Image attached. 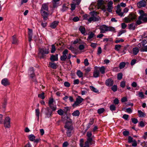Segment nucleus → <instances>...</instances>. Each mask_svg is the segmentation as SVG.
I'll return each instance as SVG.
<instances>
[{
	"label": "nucleus",
	"mask_w": 147,
	"mask_h": 147,
	"mask_svg": "<svg viewBox=\"0 0 147 147\" xmlns=\"http://www.w3.org/2000/svg\"><path fill=\"white\" fill-rule=\"evenodd\" d=\"M64 127L66 129V134L67 136L70 137L71 136V133L74 129L72 120L69 119V120H67Z\"/></svg>",
	"instance_id": "1"
},
{
	"label": "nucleus",
	"mask_w": 147,
	"mask_h": 147,
	"mask_svg": "<svg viewBox=\"0 0 147 147\" xmlns=\"http://www.w3.org/2000/svg\"><path fill=\"white\" fill-rule=\"evenodd\" d=\"M48 11V7L47 4L44 3L42 4L40 10V13L45 20H47L48 18V13L47 12Z\"/></svg>",
	"instance_id": "2"
},
{
	"label": "nucleus",
	"mask_w": 147,
	"mask_h": 147,
	"mask_svg": "<svg viewBox=\"0 0 147 147\" xmlns=\"http://www.w3.org/2000/svg\"><path fill=\"white\" fill-rule=\"evenodd\" d=\"M100 30V33H104L105 32L108 31H114L115 29L112 26H108L105 25L101 26L99 28Z\"/></svg>",
	"instance_id": "3"
},
{
	"label": "nucleus",
	"mask_w": 147,
	"mask_h": 147,
	"mask_svg": "<svg viewBox=\"0 0 147 147\" xmlns=\"http://www.w3.org/2000/svg\"><path fill=\"white\" fill-rule=\"evenodd\" d=\"M39 53L41 54L40 58H44L45 56V54H47L49 53L48 48H42L39 49Z\"/></svg>",
	"instance_id": "4"
},
{
	"label": "nucleus",
	"mask_w": 147,
	"mask_h": 147,
	"mask_svg": "<svg viewBox=\"0 0 147 147\" xmlns=\"http://www.w3.org/2000/svg\"><path fill=\"white\" fill-rule=\"evenodd\" d=\"M84 100V99L81 98L80 96H78L76 98V100L74 103L73 104L72 106L73 107L79 105Z\"/></svg>",
	"instance_id": "5"
},
{
	"label": "nucleus",
	"mask_w": 147,
	"mask_h": 147,
	"mask_svg": "<svg viewBox=\"0 0 147 147\" xmlns=\"http://www.w3.org/2000/svg\"><path fill=\"white\" fill-rule=\"evenodd\" d=\"M4 127L6 128H9L10 126V119L9 117H6L4 120Z\"/></svg>",
	"instance_id": "6"
},
{
	"label": "nucleus",
	"mask_w": 147,
	"mask_h": 147,
	"mask_svg": "<svg viewBox=\"0 0 147 147\" xmlns=\"http://www.w3.org/2000/svg\"><path fill=\"white\" fill-rule=\"evenodd\" d=\"M68 50L65 49L62 53L63 55L60 57V59L62 61H65L67 59V54Z\"/></svg>",
	"instance_id": "7"
},
{
	"label": "nucleus",
	"mask_w": 147,
	"mask_h": 147,
	"mask_svg": "<svg viewBox=\"0 0 147 147\" xmlns=\"http://www.w3.org/2000/svg\"><path fill=\"white\" fill-rule=\"evenodd\" d=\"M45 109V114L46 117L49 118L51 117L52 115V112L49 108L47 107Z\"/></svg>",
	"instance_id": "8"
},
{
	"label": "nucleus",
	"mask_w": 147,
	"mask_h": 147,
	"mask_svg": "<svg viewBox=\"0 0 147 147\" xmlns=\"http://www.w3.org/2000/svg\"><path fill=\"white\" fill-rule=\"evenodd\" d=\"M113 2L112 1H109L107 4V10L108 12H112V9Z\"/></svg>",
	"instance_id": "9"
},
{
	"label": "nucleus",
	"mask_w": 147,
	"mask_h": 147,
	"mask_svg": "<svg viewBox=\"0 0 147 147\" xmlns=\"http://www.w3.org/2000/svg\"><path fill=\"white\" fill-rule=\"evenodd\" d=\"M146 5V2L144 0L140 1L137 3L138 7L140 8L142 7H144Z\"/></svg>",
	"instance_id": "10"
},
{
	"label": "nucleus",
	"mask_w": 147,
	"mask_h": 147,
	"mask_svg": "<svg viewBox=\"0 0 147 147\" xmlns=\"http://www.w3.org/2000/svg\"><path fill=\"white\" fill-rule=\"evenodd\" d=\"M114 84L113 80L111 78L107 79L105 81V84L107 86H111Z\"/></svg>",
	"instance_id": "11"
},
{
	"label": "nucleus",
	"mask_w": 147,
	"mask_h": 147,
	"mask_svg": "<svg viewBox=\"0 0 147 147\" xmlns=\"http://www.w3.org/2000/svg\"><path fill=\"white\" fill-rule=\"evenodd\" d=\"M121 11V9L120 7V5H118L117 6V10L116 12L119 16L122 17L123 15V13Z\"/></svg>",
	"instance_id": "12"
},
{
	"label": "nucleus",
	"mask_w": 147,
	"mask_h": 147,
	"mask_svg": "<svg viewBox=\"0 0 147 147\" xmlns=\"http://www.w3.org/2000/svg\"><path fill=\"white\" fill-rule=\"evenodd\" d=\"M1 83L2 85L5 86L9 85L10 84L9 80L6 78L3 79L1 81Z\"/></svg>",
	"instance_id": "13"
},
{
	"label": "nucleus",
	"mask_w": 147,
	"mask_h": 147,
	"mask_svg": "<svg viewBox=\"0 0 147 147\" xmlns=\"http://www.w3.org/2000/svg\"><path fill=\"white\" fill-rule=\"evenodd\" d=\"M58 55L57 54L55 55H52L51 56L50 59L52 61H57L58 60Z\"/></svg>",
	"instance_id": "14"
},
{
	"label": "nucleus",
	"mask_w": 147,
	"mask_h": 147,
	"mask_svg": "<svg viewBox=\"0 0 147 147\" xmlns=\"http://www.w3.org/2000/svg\"><path fill=\"white\" fill-rule=\"evenodd\" d=\"M96 35L95 34L93 33L92 32H89V36L87 38V40H90V41L91 40H90L92 38H95Z\"/></svg>",
	"instance_id": "15"
},
{
	"label": "nucleus",
	"mask_w": 147,
	"mask_h": 147,
	"mask_svg": "<svg viewBox=\"0 0 147 147\" xmlns=\"http://www.w3.org/2000/svg\"><path fill=\"white\" fill-rule=\"evenodd\" d=\"M59 22L57 21H55L51 24L50 27L52 28H55L58 24Z\"/></svg>",
	"instance_id": "16"
},
{
	"label": "nucleus",
	"mask_w": 147,
	"mask_h": 147,
	"mask_svg": "<svg viewBox=\"0 0 147 147\" xmlns=\"http://www.w3.org/2000/svg\"><path fill=\"white\" fill-rule=\"evenodd\" d=\"M129 16L131 21H133L136 19V16L134 13H131L129 14Z\"/></svg>",
	"instance_id": "17"
},
{
	"label": "nucleus",
	"mask_w": 147,
	"mask_h": 147,
	"mask_svg": "<svg viewBox=\"0 0 147 147\" xmlns=\"http://www.w3.org/2000/svg\"><path fill=\"white\" fill-rule=\"evenodd\" d=\"M99 74V71L98 70L95 69V70L93 72V76L95 78L98 77Z\"/></svg>",
	"instance_id": "18"
},
{
	"label": "nucleus",
	"mask_w": 147,
	"mask_h": 147,
	"mask_svg": "<svg viewBox=\"0 0 147 147\" xmlns=\"http://www.w3.org/2000/svg\"><path fill=\"white\" fill-rule=\"evenodd\" d=\"M93 21L94 22H95L96 21H98L99 20V19H100V18L99 17H96L94 16V15H96L97 13L96 12H94V11L93 12Z\"/></svg>",
	"instance_id": "19"
},
{
	"label": "nucleus",
	"mask_w": 147,
	"mask_h": 147,
	"mask_svg": "<svg viewBox=\"0 0 147 147\" xmlns=\"http://www.w3.org/2000/svg\"><path fill=\"white\" fill-rule=\"evenodd\" d=\"M49 65L51 68L53 69H55L57 68V65L56 64L50 62L49 63Z\"/></svg>",
	"instance_id": "20"
},
{
	"label": "nucleus",
	"mask_w": 147,
	"mask_h": 147,
	"mask_svg": "<svg viewBox=\"0 0 147 147\" xmlns=\"http://www.w3.org/2000/svg\"><path fill=\"white\" fill-rule=\"evenodd\" d=\"M139 51V49L137 47L133 48V52L134 54L135 55H136L138 53Z\"/></svg>",
	"instance_id": "21"
},
{
	"label": "nucleus",
	"mask_w": 147,
	"mask_h": 147,
	"mask_svg": "<svg viewBox=\"0 0 147 147\" xmlns=\"http://www.w3.org/2000/svg\"><path fill=\"white\" fill-rule=\"evenodd\" d=\"M13 41L12 43L13 44H16L18 43V41L16 38V35H14L12 36Z\"/></svg>",
	"instance_id": "22"
},
{
	"label": "nucleus",
	"mask_w": 147,
	"mask_h": 147,
	"mask_svg": "<svg viewBox=\"0 0 147 147\" xmlns=\"http://www.w3.org/2000/svg\"><path fill=\"white\" fill-rule=\"evenodd\" d=\"M128 28L129 29H132L133 30H135L136 28L135 26L133 23H131L128 25Z\"/></svg>",
	"instance_id": "23"
},
{
	"label": "nucleus",
	"mask_w": 147,
	"mask_h": 147,
	"mask_svg": "<svg viewBox=\"0 0 147 147\" xmlns=\"http://www.w3.org/2000/svg\"><path fill=\"white\" fill-rule=\"evenodd\" d=\"M80 114V113L79 110H76L74 111L72 113V115L74 116H78Z\"/></svg>",
	"instance_id": "24"
},
{
	"label": "nucleus",
	"mask_w": 147,
	"mask_h": 147,
	"mask_svg": "<svg viewBox=\"0 0 147 147\" xmlns=\"http://www.w3.org/2000/svg\"><path fill=\"white\" fill-rule=\"evenodd\" d=\"M138 116L140 117H144L145 116V114L143 113L141 110H138Z\"/></svg>",
	"instance_id": "25"
},
{
	"label": "nucleus",
	"mask_w": 147,
	"mask_h": 147,
	"mask_svg": "<svg viewBox=\"0 0 147 147\" xmlns=\"http://www.w3.org/2000/svg\"><path fill=\"white\" fill-rule=\"evenodd\" d=\"M79 30L82 34H84L85 33L86 30L84 27L81 26L79 28Z\"/></svg>",
	"instance_id": "26"
},
{
	"label": "nucleus",
	"mask_w": 147,
	"mask_h": 147,
	"mask_svg": "<svg viewBox=\"0 0 147 147\" xmlns=\"http://www.w3.org/2000/svg\"><path fill=\"white\" fill-rule=\"evenodd\" d=\"M49 108L52 110V112L55 111L57 109V107L56 105H54L53 104L49 105Z\"/></svg>",
	"instance_id": "27"
},
{
	"label": "nucleus",
	"mask_w": 147,
	"mask_h": 147,
	"mask_svg": "<svg viewBox=\"0 0 147 147\" xmlns=\"http://www.w3.org/2000/svg\"><path fill=\"white\" fill-rule=\"evenodd\" d=\"M76 74H77V75L79 78H81L82 77H83V73L80 70H78L77 71V72H76Z\"/></svg>",
	"instance_id": "28"
},
{
	"label": "nucleus",
	"mask_w": 147,
	"mask_h": 147,
	"mask_svg": "<svg viewBox=\"0 0 147 147\" xmlns=\"http://www.w3.org/2000/svg\"><path fill=\"white\" fill-rule=\"evenodd\" d=\"M90 88L91 90L92 91L94 92L95 93H98V90L96 88H95L94 87L92 86H90Z\"/></svg>",
	"instance_id": "29"
},
{
	"label": "nucleus",
	"mask_w": 147,
	"mask_h": 147,
	"mask_svg": "<svg viewBox=\"0 0 147 147\" xmlns=\"http://www.w3.org/2000/svg\"><path fill=\"white\" fill-rule=\"evenodd\" d=\"M29 138L30 141H33L35 140V136L33 134H31L29 135Z\"/></svg>",
	"instance_id": "30"
},
{
	"label": "nucleus",
	"mask_w": 147,
	"mask_h": 147,
	"mask_svg": "<svg viewBox=\"0 0 147 147\" xmlns=\"http://www.w3.org/2000/svg\"><path fill=\"white\" fill-rule=\"evenodd\" d=\"M103 4V0H98L97 5L99 7H100Z\"/></svg>",
	"instance_id": "31"
},
{
	"label": "nucleus",
	"mask_w": 147,
	"mask_h": 147,
	"mask_svg": "<svg viewBox=\"0 0 147 147\" xmlns=\"http://www.w3.org/2000/svg\"><path fill=\"white\" fill-rule=\"evenodd\" d=\"M70 109V108L69 107H65L63 110L64 113L65 114H67L68 113V111H69Z\"/></svg>",
	"instance_id": "32"
},
{
	"label": "nucleus",
	"mask_w": 147,
	"mask_h": 147,
	"mask_svg": "<svg viewBox=\"0 0 147 147\" xmlns=\"http://www.w3.org/2000/svg\"><path fill=\"white\" fill-rule=\"evenodd\" d=\"M125 62H121L119 65V67L120 69L123 68L125 66Z\"/></svg>",
	"instance_id": "33"
},
{
	"label": "nucleus",
	"mask_w": 147,
	"mask_h": 147,
	"mask_svg": "<svg viewBox=\"0 0 147 147\" xmlns=\"http://www.w3.org/2000/svg\"><path fill=\"white\" fill-rule=\"evenodd\" d=\"M124 20L125 22L126 23H129L131 21L129 16H128V17H125V18Z\"/></svg>",
	"instance_id": "34"
},
{
	"label": "nucleus",
	"mask_w": 147,
	"mask_h": 147,
	"mask_svg": "<svg viewBox=\"0 0 147 147\" xmlns=\"http://www.w3.org/2000/svg\"><path fill=\"white\" fill-rule=\"evenodd\" d=\"M99 70L102 74H104L105 73V67L104 66H102L100 67Z\"/></svg>",
	"instance_id": "35"
},
{
	"label": "nucleus",
	"mask_w": 147,
	"mask_h": 147,
	"mask_svg": "<svg viewBox=\"0 0 147 147\" xmlns=\"http://www.w3.org/2000/svg\"><path fill=\"white\" fill-rule=\"evenodd\" d=\"M36 115L38 118V120L39 118V114L40 113L39 110L38 109H36L35 110Z\"/></svg>",
	"instance_id": "36"
},
{
	"label": "nucleus",
	"mask_w": 147,
	"mask_h": 147,
	"mask_svg": "<svg viewBox=\"0 0 147 147\" xmlns=\"http://www.w3.org/2000/svg\"><path fill=\"white\" fill-rule=\"evenodd\" d=\"M45 93L44 92H42L41 93L39 94L38 95V97L41 98L42 99H43L45 98L44 96Z\"/></svg>",
	"instance_id": "37"
},
{
	"label": "nucleus",
	"mask_w": 147,
	"mask_h": 147,
	"mask_svg": "<svg viewBox=\"0 0 147 147\" xmlns=\"http://www.w3.org/2000/svg\"><path fill=\"white\" fill-rule=\"evenodd\" d=\"M56 51V48L54 45H52L51 46V53H53L55 52Z\"/></svg>",
	"instance_id": "38"
},
{
	"label": "nucleus",
	"mask_w": 147,
	"mask_h": 147,
	"mask_svg": "<svg viewBox=\"0 0 147 147\" xmlns=\"http://www.w3.org/2000/svg\"><path fill=\"white\" fill-rule=\"evenodd\" d=\"M144 47H142L140 49V51L141 52H147V46H143Z\"/></svg>",
	"instance_id": "39"
},
{
	"label": "nucleus",
	"mask_w": 147,
	"mask_h": 147,
	"mask_svg": "<svg viewBox=\"0 0 147 147\" xmlns=\"http://www.w3.org/2000/svg\"><path fill=\"white\" fill-rule=\"evenodd\" d=\"M92 138L91 137L90 138H88L87 139V141L85 142H86V143H89L90 144H92Z\"/></svg>",
	"instance_id": "40"
},
{
	"label": "nucleus",
	"mask_w": 147,
	"mask_h": 147,
	"mask_svg": "<svg viewBox=\"0 0 147 147\" xmlns=\"http://www.w3.org/2000/svg\"><path fill=\"white\" fill-rule=\"evenodd\" d=\"M110 109L112 111H114L116 110V107L114 105H112L110 106Z\"/></svg>",
	"instance_id": "41"
},
{
	"label": "nucleus",
	"mask_w": 147,
	"mask_h": 147,
	"mask_svg": "<svg viewBox=\"0 0 147 147\" xmlns=\"http://www.w3.org/2000/svg\"><path fill=\"white\" fill-rule=\"evenodd\" d=\"M57 112L59 115L61 116L63 115L64 113L63 110L62 109H60L58 110L57 111Z\"/></svg>",
	"instance_id": "42"
},
{
	"label": "nucleus",
	"mask_w": 147,
	"mask_h": 147,
	"mask_svg": "<svg viewBox=\"0 0 147 147\" xmlns=\"http://www.w3.org/2000/svg\"><path fill=\"white\" fill-rule=\"evenodd\" d=\"M123 74L121 73H119L117 76V79L118 80H121L122 78Z\"/></svg>",
	"instance_id": "43"
},
{
	"label": "nucleus",
	"mask_w": 147,
	"mask_h": 147,
	"mask_svg": "<svg viewBox=\"0 0 147 147\" xmlns=\"http://www.w3.org/2000/svg\"><path fill=\"white\" fill-rule=\"evenodd\" d=\"M28 30L29 31L28 33V37H32L33 35L32 30L29 28L28 29Z\"/></svg>",
	"instance_id": "44"
},
{
	"label": "nucleus",
	"mask_w": 147,
	"mask_h": 147,
	"mask_svg": "<svg viewBox=\"0 0 147 147\" xmlns=\"http://www.w3.org/2000/svg\"><path fill=\"white\" fill-rule=\"evenodd\" d=\"M104 111L105 109L103 108H101L98 109L97 112L98 114H101Z\"/></svg>",
	"instance_id": "45"
},
{
	"label": "nucleus",
	"mask_w": 147,
	"mask_h": 147,
	"mask_svg": "<svg viewBox=\"0 0 147 147\" xmlns=\"http://www.w3.org/2000/svg\"><path fill=\"white\" fill-rule=\"evenodd\" d=\"M117 86L116 85H114L111 88V90L113 92H116L117 90Z\"/></svg>",
	"instance_id": "46"
},
{
	"label": "nucleus",
	"mask_w": 147,
	"mask_h": 147,
	"mask_svg": "<svg viewBox=\"0 0 147 147\" xmlns=\"http://www.w3.org/2000/svg\"><path fill=\"white\" fill-rule=\"evenodd\" d=\"M29 73L30 74V75L32 74H34V70L33 67H30L29 70Z\"/></svg>",
	"instance_id": "47"
},
{
	"label": "nucleus",
	"mask_w": 147,
	"mask_h": 147,
	"mask_svg": "<svg viewBox=\"0 0 147 147\" xmlns=\"http://www.w3.org/2000/svg\"><path fill=\"white\" fill-rule=\"evenodd\" d=\"M142 20H140L139 19V17L138 18V20H137L136 23V25H139L142 23V22L141 21Z\"/></svg>",
	"instance_id": "48"
},
{
	"label": "nucleus",
	"mask_w": 147,
	"mask_h": 147,
	"mask_svg": "<svg viewBox=\"0 0 147 147\" xmlns=\"http://www.w3.org/2000/svg\"><path fill=\"white\" fill-rule=\"evenodd\" d=\"M81 1V0H74L73 3L76 5H78L80 3Z\"/></svg>",
	"instance_id": "49"
},
{
	"label": "nucleus",
	"mask_w": 147,
	"mask_h": 147,
	"mask_svg": "<svg viewBox=\"0 0 147 147\" xmlns=\"http://www.w3.org/2000/svg\"><path fill=\"white\" fill-rule=\"evenodd\" d=\"M54 102V99L53 98H50L49 99L48 104L49 105H53V103Z\"/></svg>",
	"instance_id": "50"
},
{
	"label": "nucleus",
	"mask_w": 147,
	"mask_h": 147,
	"mask_svg": "<svg viewBox=\"0 0 147 147\" xmlns=\"http://www.w3.org/2000/svg\"><path fill=\"white\" fill-rule=\"evenodd\" d=\"M125 81H123L121 82L120 83V86L122 88H124L125 87Z\"/></svg>",
	"instance_id": "51"
},
{
	"label": "nucleus",
	"mask_w": 147,
	"mask_h": 147,
	"mask_svg": "<svg viewBox=\"0 0 147 147\" xmlns=\"http://www.w3.org/2000/svg\"><path fill=\"white\" fill-rule=\"evenodd\" d=\"M121 46L120 45H116L115 46V50L117 51H119L121 48Z\"/></svg>",
	"instance_id": "52"
},
{
	"label": "nucleus",
	"mask_w": 147,
	"mask_h": 147,
	"mask_svg": "<svg viewBox=\"0 0 147 147\" xmlns=\"http://www.w3.org/2000/svg\"><path fill=\"white\" fill-rule=\"evenodd\" d=\"M138 95L139 97H140L142 99L144 97V95L142 92H139L138 93Z\"/></svg>",
	"instance_id": "53"
},
{
	"label": "nucleus",
	"mask_w": 147,
	"mask_h": 147,
	"mask_svg": "<svg viewBox=\"0 0 147 147\" xmlns=\"http://www.w3.org/2000/svg\"><path fill=\"white\" fill-rule=\"evenodd\" d=\"M134 141L133 139L130 136H129L128 137V142L129 143H131Z\"/></svg>",
	"instance_id": "54"
},
{
	"label": "nucleus",
	"mask_w": 147,
	"mask_h": 147,
	"mask_svg": "<svg viewBox=\"0 0 147 147\" xmlns=\"http://www.w3.org/2000/svg\"><path fill=\"white\" fill-rule=\"evenodd\" d=\"M132 122L134 124H136L138 122V121L137 119L135 118H132L131 119Z\"/></svg>",
	"instance_id": "55"
},
{
	"label": "nucleus",
	"mask_w": 147,
	"mask_h": 147,
	"mask_svg": "<svg viewBox=\"0 0 147 147\" xmlns=\"http://www.w3.org/2000/svg\"><path fill=\"white\" fill-rule=\"evenodd\" d=\"M76 5L74 4V3L73 4H72L71 5V11L74 10L76 8Z\"/></svg>",
	"instance_id": "56"
},
{
	"label": "nucleus",
	"mask_w": 147,
	"mask_h": 147,
	"mask_svg": "<svg viewBox=\"0 0 147 147\" xmlns=\"http://www.w3.org/2000/svg\"><path fill=\"white\" fill-rule=\"evenodd\" d=\"M7 100L6 99H5L4 100V102L3 103L2 107L5 108L6 107V105L7 104Z\"/></svg>",
	"instance_id": "57"
},
{
	"label": "nucleus",
	"mask_w": 147,
	"mask_h": 147,
	"mask_svg": "<svg viewBox=\"0 0 147 147\" xmlns=\"http://www.w3.org/2000/svg\"><path fill=\"white\" fill-rule=\"evenodd\" d=\"M140 20H142L144 23L147 22V17H143L142 18L139 19Z\"/></svg>",
	"instance_id": "58"
},
{
	"label": "nucleus",
	"mask_w": 147,
	"mask_h": 147,
	"mask_svg": "<svg viewBox=\"0 0 147 147\" xmlns=\"http://www.w3.org/2000/svg\"><path fill=\"white\" fill-rule=\"evenodd\" d=\"M68 8L65 5H63V6L62 8L61 9V11L63 12H64L67 10Z\"/></svg>",
	"instance_id": "59"
},
{
	"label": "nucleus",
	"mask_w": 147,
	"mask_h": 147,
	"mask_svg": "<svg viewBox=\"0 0 147 147\" xmlns=\"http://www.w3.org/2000/svg\"><path fill=\"white\" fill-rule=\"evenodd\" d=\"M84 63L85 65L86 66H87L89 64V63L88 62V60L87 59H86L84 60Z\"/></svg>",
	"instance_id": "60"
},
{
	"label": "nucleus",
	"mask_w": 147,
	"mask_h": 147,
	"mask_svg": "<svg viewBox=\"0 0 147 147\" xmlns=\"http://www.w3.org/2000/svg\"><path fill=\"white\" fill-rule=\"evenodd\" d=\"M80 147H83V142L84 140L83 139H82L80 140Z\"/></svg>",
	"instance_id": "61"
},
{
	"label": "nucleus",
	"mask_w": 147,
	"mask_h": 147,
	"mask_svg": "<svg viewBox=\"0 0 147 147\" xmlns=\"http://www.w3.org/2000/svg\"><path fill=\"white\" fill-rule=\"evenodd\" d=\"M119 101L118 99L116 98L113 100V103L115 105H118L119 103Z\"/></svg>",
	"instance_id": "62"
},
{
	"label": "nucleus",
	"mask_w": 147,
	"mask_h": 147,
	"mask_svg": "<svg viewBox=\"0 0 147 147\" xmlns=\"http://www.w3.org/2000/svg\"><path fill=\"white\" fill-rule=\"evenodd\" d=\"M137 60L135 59H133L131 60V65H133L136 63Z\"/></svg>",
	"instance_id": "63"
},
{
	"label": "nucleus",
	"mask_w": 147,
	"mask_h": 147,
	"mask_svg": "<svg viewBox=\"0 0 147 147\" xmlns=\"http://www.w3.org/2000/svg\"><path fill=\"white\" fill-rule=\"evenodd\" d=\"M122 117L125 120H127L129 117V115L125 114L123 115Z\"/></svg>",
	"instance_id": "64"
}]
</instances>
